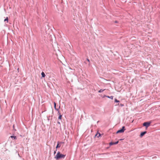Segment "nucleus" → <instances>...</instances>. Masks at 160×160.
Returning <instances> with one entry per match:
<instances>
[{"label":"nucleus","instance_id":"obj_2","mask_svg":"<svg viewBox=\"0 0 160 160\" xmlns=\"http://www.w3.org/2000/svg\"><path fill=\"white\" fill-rule=\"evenodd\" d=\"M151 123L150 122H146L143 123V125L147 128L150 125Z\"/></svg>","mask_w":160,"mask_h":160},{"label":"nucleus","instance_id":"obj_16","mask_svg":"<svg viewBox=\"0 0 160 160\" xmlns=\"http://www.w3.org/2000/svg\"><path fill=\"white\" fill-rule=\"evenodd\" d=\"M87 61H88V62H90V61H89V59H87Z\"/></svg>","mask_w":160,"mask_h":160},{"label":"nucleus","instance_id":"obj_9","mask_svg":"<svg viewBox=\"0 0 160 160\" xmlns=\"http://www.w3.org/2000/svg\"><path fill=\"white\" fill-rule=\"evenodd\" d=\"M97 136V137L98 138H99V137H100L101 136V134L99 133H97V134L96 135H95V136Z\"/></svg>","mask_w":160,"mask_h":160},{"label":"nucleus","instance_id":"obj_6","mask_svg":"<svg viewBox=\"0 0 160 160\" xmlns=\"http://www.w3.org/2000/svg\"><path fill=\"white\" fill-rule=\"evenodd\" d=\"M58 113L59 114V116L58 117V119H61L62 117V115H61L60 113H59V112H58Z\"/></svg>","mask_w":160,"mask_h":160},{"label":"nucleus","instance_id":"obj_4","mask_svg":"<svg viewBox=\"0 0 160 160\" xmlns=\"http://www.w3.org/2000/svg\"><path fill=\"white\" fill-rule=\"evenodd\" d=\"M118 141L116 142H111L109 143V144H110V145H114V144H118Z\"/></svg>","mask_w":160,"mask_h":160},{"label":"nucleus","instance_id":"obj_5","mask_svg":"<svg viewBox=\"0 0 160 160\" xmlns=\"http://www.w3.org/2000/svg\"><path fill=\"white\" fill-rule=\"evenodd\" d=\"M146 133V131L141 132L140 134L141 137H142Z\"/></svg>","mask_w":160,"mask_h":160},{"label":"nucleus","instance_id":"obj_15","mask_svg":"<svg viewBox=\"0 0 160 160\" xmlns=\"http://www.w3.org/2000/svg\"><path fill=\"white\" fill-rule=\"evenodd\" d=\"M115 101L116 102H119V100H117L116 99H115Z\"/></svg>","mask_w":160,"mask_h":160},{"label":"nucleus","instance_id":"obj_8","mask_svg":"<svg viewBox=\"0 0 160 160\" xmlns=\"http://www.w3.org/2000/svg\"><path fill=\"white\" fill-rule=\"evenodd\" d=\"M10 138H13L14 139V140L17 139V137L16 136H10Z\"/></svg>","mask_w":160,"mask_h":160},{"label":"nucleus","instance_id":"obj_13","mask_svg":"<svg viewBox=\"0 0 160 160\" xmlns=\"http://www.w3.org/2000/svg\"><path fill=\"white\" fill-rule=\"evenodd\" d=\"M105 90V89H104V90L100 89V90H99L98 91V92H99V93L101 92H102L103 91Z\"/></svg>","mask_w":160,"mask_h":160},{"label":"nucleus","instance_id":"obj_7","mask_svg":"<svg viewBox=\"0 0 160 160\" xmlns=\"http://www.w3.org/2000/svg\"><path fill=\"white\" fill-rule=\"evenodd\" d=\"M41 75L42 77L43 78H44L45 76V74L43 72H42L41 73Z\"/></svg>","mask_w":160,"mask_h":160},{"label":"nucleus","instance_id":"obj_3","mask_svg":"<svg viewBox=\"0 0 160 160\" xmlns=\"http://www.w3.org/2000/svg\"><path fill=\"white\" fill-rule=\"evenodd\" d=\"M124 128H125V127L123 126L122 127V128L121 129L117 131V133L123 132L125 130V129H124Z\"/></svg>","mask_w":160,"mask_h":160},{"label":"nucleus","instance_id":"obj_17","mask_svg":"<svg viewBox=\"0 0 160 160\" xmlns=\"http://www.w3.org/2000/svg\"><path fill=\"white\" fill-rule=\"evenodd\" d=\"M56 153V151H55L54 152V154H55Z\"/></svg>","mask_w":160,"mask_h":160},{"label":"nucleus","instance_id":"obj_11","mask_svg":"<svg viewBox=\"0 0 160 160\" xmlns=\"http://www.w3.org/2000/svg\"><path fill=\"white\" fill-rule=\"evenodd\" d=\"M61 147V145H59V142H58V144L56 147V148H60Z\"/></svg>","mask_w":160,"mask_h":160},{"label":"nucleus","instance_id":"obj_18","mask_svg":"<svg viewBox=\"0 0 160 160\" xmlns=\"http://www.w3.org/2000/svg\"><path fill=\"white\" fill-rule=\"evenodd\" d=\"M121 106H123V105H121Z\"/></svg>","mask_w":160,"mask_h":160},{"label":"nucleus","instance_id":"obj_1","mask_svg":"<svg viewBox=\"0 0 160 160\" xmlns=\"http://www.w3.org/2000/svg\"><path fill=\"white\" fill-rule=\"evenodd\" d=\"M65 156V155L61 153L60 152H58L54 158L56 160H59L62 158H64Z\"/></svg>","mask_w":160,"mask_h":160},{"label":"nucleus","instance_id":"obj_12","mask_svg":"<svg viewBox=\"0 0 160 160\" xmlns=\"http://www.w3.org/2000/svg\"><path fill=\"white\" fill-rule=\"evenodd\" d=\"M54 107L55 108V109L56 110H58V109H57L56 108V103L55 102H54Z\"/></svg>","mask_w":160,"mask_h":160},{"label":"nucleus","instance_id":"obj_14","mask_svg":"<svg viewBox=\"0 0 160 160\" xmlns=\"http://www.w3.org/2000/svg\"><path fill=\"white\" fill-rule=\"evenodd\" d=\"M4 21L5 22L6 21H7V22H8V18L7 17L5 19H4Z\"/></svg>","mask_w":160,"mask_h":160},{"label":"nucleus","instance_id":"obj_10","mask_svg":"<svg viewBox=\"0 0 160 160\" xmlns=\"http://www.w3.org/2000/svg\"><path fill=\"white\" fill-rule=\"evenodd\" d=\"M105 97H108V98H109L110 99H112L113 98V97L112 96H105Z\"/></svg>","mask_w":160,"mask_h":160}]
</instances>
